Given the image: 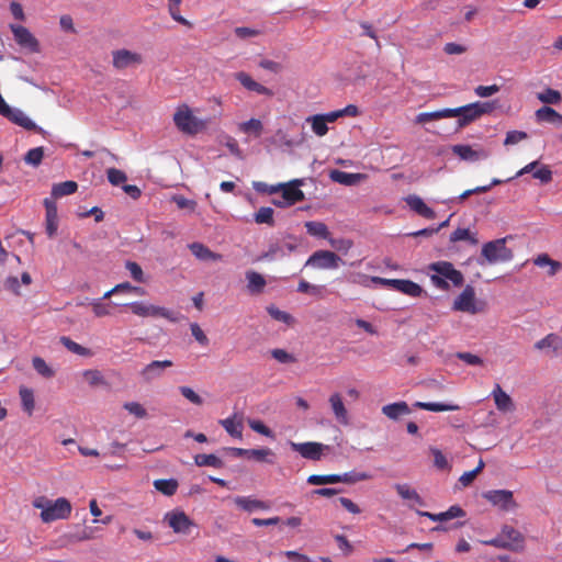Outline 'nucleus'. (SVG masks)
Here are the masks:
<instances>
[{
	"mask_svg": "<svg viewBox=\"0 0 562 562\" xmlns=\"http://www.w3.org/2000/svg\"><path fill=\"white\" fill-rule=\"evenodd\" d=\"M504 536V539L509 541V547L512 548L514 544H518L522 542V537L519 531L515 528L505 526L501 532Z\"/></svg>",
	"mask_w": 562,
	"mask_h": 562,
	"instance_id": "obj_53",
	"label": "nucleus"
},
{
	"mask_svg": "<svg viewBox=\"0 0 562 562\" xmlns=\"http://www.w3.org/2000/svg\"><path fill=\"white\" fill-rule=\"evenodd\" d=\"M507 237L485 243L482 247V257L491 265L510 261L514 257L512 249L506 247Z\"/></svg>",
	"mask_w": 562,
	"mask_h": 562,
	"instance_id": "obj_6",
	"label": "nucleus"
},
{
	"mask_svg": "<svg viewBox=\"0 0 562 562\" xmlns=\"http://www.w3.org/2000/svg\"><path fill=\"white\" fill-rule=\"evenodd\" d=\"M32 364L35 371L44 378L49 379L53 378L55 374V371L41 357H34L32 360Z\"/></svg>",
	"mask_w": 562,
	"mask_h": 562,
	"instance_id": "obj_47",
	"label": "nucleus"
},
{
	"mask_svg": "<svg viewBox=\"0 0 562 562\" xmlns=\"http://www.w3.org/2000/svg\"><path fill=\"white\" fill-rule=\"evenodd\" d=\"M285 256H288V252L284 250L283 245L279 241H272L269 244L267 251L258 256L256 261H272L278 258H283Z\"/></svg>",
	"mask_w": 562,
	"mask_h": 562,
	"instance_id": "obj_32",
	"label": "nucleus"
},
{
	"mask_svg": "<svg viewBox=\"0 0 562 562\" xmlns=\"http://www.w3.org/2000/svg\"><path fill=\"white\" fill-rule=\"evenodd\" d=\"M492 396L498 411L505 413L513 412L515 409L512 397L501 387L499 384L495 385Z\"/></svg>",
	"mask_w": 562,
	"mask_h": 562,
	"instance_id": "obj_24",
	"label": "nucleus"
},
{
	"mask_svg": "<svg viewBox=\"0 0 562 562\" xmlns=\"http://www.w3.org/2000/svg\"><path fill=\"white\" fill-rule=\"evenodd\" d=\"M324 286L311 284L305 280H301L297 285V291L301 293H311L313 295H321Z\"/></svg>",
	"mask_w": 562,
	"mask_h": 562,
	"instance_id": "obj_62",
	"label": "nucleus"
},
{
	"mask_svg": "<svg viewBox=\"0 0 562 562\" xmlns=\"http://www.w3.org/2000/svg\"><path fill=\"white\" fill-rule=\"evenodd\" d=\"M273 209L269 206L260 207L254 215L255 222L258 224L274 225Z\"/></svg>",
	"mask_w": 562,
	"mask_h": 562,
	"instance_id": "obj_46",
	"label": "nucleus"
},
{
	"mask_svg": "<svg viewBox=\"0 0 562 562\" xmlns=\"http://www.w3.org/2000/svg\"><path fill=\"white\" fill-rule=\"evenodd\" d=\"M411 408L404 401L391 403L382 407V413L392 420H397L401 416L409 415Z\"/></svg>",
	"mask_w": 562,
	"mask_h": 562,
	"instance_id": "obj_25",
	"label": "nucleus"
},
{
	"mask_svg": "<svg viewBox=\"0 0 562 562\" xmlns=\"http://www.w3.org/2000/svg\"><path fill=\"white\" fill-rule=\"evenodd\" d=\"M44 206L46 210V233L49 237H53L58 228L57 205L53 199L46 198L44 200Z\"/></svg>",
	"mask_w": 562,
	"mask_h": 562,
	"instance_id": "obj_19",
	"label": "nucleus"
},
{
	"mask_svg": "<svg viewBox=\"0 0 562 562\" xmlns=\"http://www.w3.org/2000/svg\"><path fill=\"white\" fill-rule=\"evenodd\" d=\"M172 366L173 362L171 360H154L140 370L139 376L143 382L151 383L160 379L164 375L165 370Z\"/></svg>",
	"mask_w": 562,
	"mask_h": 562,
	"instance_id": "obj_10",
	"label": "nucleus"
},
{
	"mask_svg": "<svg viewBox=\"0 0 562 562\" xmlns=\"http://www.w3.org/2000/svg\"><path fill=\"white\" fill-rule=\"evenodd\" d=\"M191 252L202 261H220L222 260V255L213 252L210 248H207L202 243H192L189 246Z\"/></svg>",
	"mask_w": 562,
	"mask_h": 562,
	"instance_id": "obj_26",
	"label": "nucleus"
},
{
	"mask_svg": "<svg viewBox=\"0 0 562 562\" xmlns=\"http://www.w3.org/2000/svg\"><path fill=\"white\" fill-rule=\"evenodd\" d=\"M220 424L232 437L241 439L244 426L241 419H237L236 415L220 420Z\"/></svg>",
	"mask_w": 562,
	"mask_h": 562,
	"instance_id": "obj_34",
	"label": "nucleus"
},
{
	"mask_svg": "<svg viewBox=\"0 0 562 562\" xmlns=\"http://www.w3.org/2000/svg\"><path fill=\"white\" fill-rule=\"evenodd\" d=\"M484 498L492 503L494 506H498L501 509L507 510L515 506L513 493L507 490H492L483 494Z\"/></svg>",
	"mask_w": 562,
	"mask_h": 562,
	"instance_id": "obj_15",
	"label": "nucleus"
},
{
	"mask_svg": "<svg viewBox=\"0 0 562 562\" xmlns=\"http://www.w3.org/2000/svg\"><path fill=\"white\" fill-rule=\"evenodd\" d=\"M229 451L235 457H247L259 462L273 464L276 454L270 448L258 449H244V448H229Z\"/></svg>",
	"mask_w": 562,
	"mask_h": 562,
	"instance_id": "obj_12",
	"label": "nucleus"
},
{
	"mask_svg": "<svg viewBox=\"0 0 562 562\" xmlns=\"http://www.w3.org/2000/svg\"><path fill=\"white\" fill-rule=\"evenodd\" d=\"M248 425L254 431H256L262 436H266L268 438L274 437L273 431L269 427H267L261 420L249 419Z\"/></svg>",
	"mask_w": 562,
	"mask_h": 562,
	"instance_id": "obj_56",
	"label": "nucleus"
},
{
	"mask_svg": "<svg viewBox=\"0 0 562 562\" xmlns=\"http://www.w3.org/2000/svg\"><path fill=\"white\" fill-rule=\"evenodd\" d=\"M155 488L166 496H172L178 490V481L175 479H160L154 481Z\"/></svg>",
	"mask_w": 562,
	"mask_h": 562,
	"instance_id": "obj_39",
	"label": "nucleus"
},
{
	"mask_svg": "<svg viewBox=\"0 0 562 562\" xmlns=\"http://www.w3.org/2000/svg\"><path fill=\"white\" fill-rule=\"evenodd\" d=\"M494 109V102L477 101L463 106L450 109V117H458L457 128L459 130L476 121L482 115L491 113Z\"/></svg>",
	"mask_w": 562,
	"mask_h": 562,
	"instance_id": "obj_4",
	"label": "nucleus"
},
{
	"mask_svg": "<svg viewBox=\"0 0 562 562\" xmlns=\"http://www.w3.org/2000/svg\"><path fill=\"white\" fill-rule=\"evenodd\" d=\"M44 157V148L43 147H35L30 149L25 156L24 161L25 164L32 166V167H38L43 160Z\"/></svg>",
	"mask_w": 562,
	"mask_h": 562,
	"instance_id": "obj_48",
	"label": "nucleus"
},
{
	"mask_svg": "<svg viewBox=\"0 0 562 562\" xmlns=\"http://www.w3.org/2000/svg\"><path fill=\"white\" fill-rule=\"evenodd\" d=\"M123 407L132 415L136 416L137 418H145L147 416L146 409L143 407L142 404L137 402H126Z\"/></svg>",
	"mask_w": 562,
	"mask_h": 562,
	"instance_id": "obj_60",
	"label": "nucleus"
},
{
	"mask_svg": "<svg viewBox=\"0 0 562 562\" xmlns=\"http://www.w3.org/2000/svg\"><path fill=\"white\" fill-rule=\"evenodd\" d=\"M194 462L198 467H212L215 469H221L224 467V462L222 461V459H220L217 456H215L213 453L196 454L194 457Z\"/></svg>",
	"mask_w": 562,
	"mask_h": 562,
	"instance_id": "obj_40",
	"label": "nucleus"
},
{
	"mask_svg": "<svg viewBox=\"0 0 562 562\" xmlns=\"http://www.w3.org/2000/svg\"><path fill=\"white\" fill-rule=\"evenodd\" d=\"M405 202L411 207V210L416 212L418 215L428 220L435 218V211L428 205H426V203L423 201L420 196L416 194H411L405 199Z\"/></svg>",
	"mask_w": 562,
	"mask_h": 562,
	"instance_id": "obj_22",
	"label": "nucleus"
},
{
	"mask_svg": "<svg viewBox=\"0 0 562 562\" xmlns=\"http://www.w3.org/2000/svg\"><path fill=\"white\" fill-rule=\"evenodd\" d=\"M537 122H546L555 126L562 125V115L557 112L553 108L544 105L538 109L535 113Z\"/></svg>",
	"mask_w": 562,
	"mask_h": 562,
	"instance_id": "obj_27",
	"label": "nucleus"
},
{
	"mask_svg": "<svg viewBox=\"0 0 562 562\" xmlns=\"http://www.w3.org/2000/svg\"><path fill=\"white\" fill-rule=\"evenodd\" d=\"M528 138V134L522 131H509L506 134L504 145H516Z\"/></svg>",
	"mask_w": 562,
	"mask_h": 562,
	"instance_id": "obj_61",
	"label": "nucleus"
},
{
	"mask_svg": "<svg viewBox=\"0 0 562 562\" xmlns=\"http://www.w3.org/2000/svg\"><path fill=\"white\" fill-rule=\"evenodd\" d=\"M121 305L128 307L134 315L139 317H162L172 323L178 322L180 318L178 313H175L164 306L154 305L145 301H135Z\"/></svg>",
	"mask_w": 562,
	"mask_h": 562,
	"instance_id": "obj_5",
	"label": "nucleus"
},
{
	"mask_svg": "<svg viewBox=\"0 0 562 562\" xmlns=\"http://www.w3.org/2000/svg\"><path fill=\"white\" fill-rule=\"evenodd\" d=\"M532 177L540 180L541 183H549L552 180V171L549 166L539 165L533 171Z\"/></svg>",
	"mask_w": 562,
	"mask_h": 562,
	"instance_id": "obj_57",
	"label": "nucleus"
},
{
	"mask_svg": "<svg viewBox=\"0 0 562 562\" xmlns=\"http://www.w3.org/2000/svg\"><path fill=\"white\" fill-rule=\"evenodd\" d=\"M414 406L429 412H447L460 409V406L457 404H443L437 402H416Z\"/></svg>",
	"mask_w": 562,
	"mask_h": 562,
	"instance_id": "obj_36",
	"label": "nucleus"
},
{
	"mask_svg": "<svg viewBox=\"0 0 562 562\" xmlns=\"http://www.w3.org/2000/svg\"><path fill=\"white\" fill-rule=\"evenodd\" d=\"M108 180L112 186H120L127 179L124 171L116 168H109L106 170Z\"/></svg>",
	"mask_w": 562,
	"mask_h": 562,
	"instance_id": "obj_55",
	"label": "nucleus"
},
{
	"mask_svg": "<svg viewBox=\"0 0 562 562\" xmlns=\"http://www.w3.org/2000/svg\"><path fill=\"white\" fill-rule=\"evenodd\" d=\"M428 270L435 272L430 276V281L439 290H448V281H451L456 286L463 284V274L449 261L432 262L428 266Z\"/></svg>",
	"mask_w": 562,
	"mask_h": 562,
	"instance_id": "obj_2",
	"label": "nucleus"
},
{
	"mask_svg": "<svg viewBox=\"0 0 562 562\" xmlns=\"http://www.w3.org/2000/svg\"><path fill=\"white\" fill-rule=\"evenodd\" d=\"M166 520L172 530L177 533L188 535L193 521L183 512H172L166 515Z\"/></svg>",
	"mask_w": 562,
	"mask_h": 562,
	"instance_id": "obj_16",
	"label": "nucleus"
},
{
	"mask_svg": "<svg viewBox=\"0 0 562 562\" xmlns=\"http://www.w3.org/2000/svg\"><path fill=\"white\" fill-rule=\"evenodd\" d=\"M78 189L77 182L72 180L55 183L52 188L53 200L75 193Z\"/></svg>",
	"mask_w": 562,
	"mask_h": 562,
	"instance_id": "obj_33",
	"label": "nucleus"
},
{
	"mask_svg": "<svg viewBox=\"0 0 562 562\" xmlns=\"http://www.w3.org/2000/svg\"><path fill=\"white\" fill-rule=\"evenodd\" d=\"M60 342L66 349H68L70 352H72L75 355L82 356V357L91 356L90 349L77 344L76 341H74L72 339H70L67 336L60 337Z\"/></svg>",
	"mask_w": 562,
	"mask_h": 562,
	"instance_id": "obj_44",
	"label": "nucleus"
},
{
	"mask_svg": "<svg viewBox=\"0 0 562 562\" xmlns=\"http://www.w3.org/2000/svg\"><path fill=\"white\" fill-rule=\"evenodd\" d=\"M103 296L101 299L91 300L90 305L92 306L93 313L97 317L106 316L110 314L109 304L103 303Z\"/></svg>",
	"mask_w": 562,
	"mask_h": 562,
	"instance_id": "obj_59",
	"label": "nucleus"
},
{
	"mask_svg": "<svg viewBox=\"0 0 562 562\" xmlns=\"http://www.w3.org/2000/svg\"><path fill=\"white\" fill-rule=\"evenodd\" d=\"M538 99L544 104H558L561 101V93L558 90L547 88L538 93Z\"/></svg>",
	"mask_w": 562,
	"mask_h": 562,
	"instance_id": "obj_51",
	"label": "nucleus"
},
{
	"mask_svg": "<svg viewBox=\"0 0 562 562\" xmlns=\"http://www.w3.org/2000/svg\"><path fill=\"white\" fill-rule=\"evenodd\" d=\"M453 310L470 314H476L479 312L475 304V292L471 285H467L456 297L453 302Z\"/></svg>",
	"mask_w": 562,
	"mask_h": 562,
	"instance_id": "obj_13",
	"label": "nucleus"
},
{
	"mask_svg": "<svg viewBox=\"0 0 562 562\" xmlns=\"http://www.w3.org/2000/svg\"><path fill=\"white\" fill-rule=\"evenodd\" d=\"M169 13L171 18L182 25L191 26V23L180 14L179 7L181 4V0H169Z\"/></svg>",
	"mask_w": 562,
	"mask_h": 562,
	"instance_id": "obj_52",
	"label": "nucleus"
},
{
	"mask_svg": "<svg viewBox=\"0 0 562 562\" xmlns=\"http://www.w3.org/2000/svg\"><path fill=\"white\" fill-rule=\"evenodd\" d=\"M238 130L246 134H252L255 137H259L262 134L263 125L258 119H250L246 122H241L238 125Z\"/></svg>",
	"mask_w": 562,
	"mask_h": 562,
	"instance_id": "obj_42",
	"label": "nucleus"
},
{
	"mask_svg": "<svg viewBox=\"0 0 562 562\" xmlns=\"http://www.w3.org/2000/svg\"><path fill=\"white\" fill-rule=\"evenodd\" d=\"M179 391L182 394V396L186 397L191 403L195 405H201L203 403L202 397L199 394H196L191 387L180 386Z\"/></svg>",
	"mask_w": 562,
	"mask_h": 562,
	"instance_id": "obj_63",
	"label": "nucleus"
},
{
	"mask_svg": "<svg viewBox=\"0 0 562 562\" xmlns=\"http://www.w3.org/2000/svg\"><path fill=\"white\" fill-rule=\"evenodd\" d=\"M453 153L463 160L474 161L479 158V154L469 145H456Z\"/></svg>",
	"mask_w": 562,
	"mask_h": 562,
	"instance_id": "obj_50",
	"label": "nucleus"
},
{
	"mask_svg": "<svg viewBox=\"0 0 562 562\" xmlns=\"http://www.w3.org/2000/svg\"><path fill=\"white\" fill-rule=\"evenodd\" d=\"M267 312L276 321H279V322H282V323H285V324H291L293 322V317H292L291 314H289V313H286L284 311L279 310L274 305L268 306L267 307Z\"/></svg>",
	"mask_w": 562,
	"mask_h": 562,
	"instance_id": "obj_54",
	"label": "nucleus"
},
{
	"mask_svg": "<svg viewBox=\"0 0 562 562\" xmlns=\"http://www.w3.org/2000/svg\"><path fill=\"white\" fill-rule=\"evenodd\" d=\"M307 123H311L312 131L315 135L322 137L327 134L328 126L321 114H315L306 119Z\"/></svg>",
	"mask_w": 562,
	"mask_h": 562,
	"instance_id": "obj_45",
	"label": "nucleus"
},
{
	"mask_svg": "<svg viewBox=\"0 0 562 562\" xmlns=\"http://www.w3.org/2000/svg\"><path fill=\"white\" fill-rule=\"evenodd\" d=\"M303 183L304 181L302 179H294L289 183H283V200H286L291 205H293L296 202L303 201L305 195L304 192L300 189V187L303 186Z\"/></svg>",
	"mask_w": 562,
	"mask_h": 562,
	"instance_id": "obj_18",
	"label": "nucleus"
},
{
	"mask_svg": "<svg viewBox=\"0 0 562 562\" xmlns=\"http://www.w3.org/2000/svg\"><path fill=\"white\" fill-rule=\"evenodd\" d=\"M468 241L471 245H477L479 239L476 238V235L473 234L469 228H457L453 231L450 235V241L457 243V241Z\"/></svg>",
	"mask_w": 562,
	"mask_h": 562,
	"instance_id": "obj_41",
	"label": "nucleus"
},
{
	"mask_svg": "<svg viewBox=\"0 0 562 562\" xmlns=\"http://www.w3.org/2000/svg\"><path fill=\"white\" fill-rule=\"evenodd\" d=\"M4 117H7L12 123L27 130V131H35L40 134H44L45 131L37 126L22 110L14 109L8 105V111H2L0 114Z\"/></svg>",
	"mask_w": 562,
	"mask_h": 562,
	"instance_id": "obj_11",
	"label": "nucleus"
},
{
	"mask_svg": "<svg viewBox=\"0 0 562 562\" xmlns=\"http://www.w3.org/2000/svg\"><path fill=\"white\" fill-rule=\"evenodd\" d=\"M393 290L409 295L412 297H418L423 293V288L411 280L397 279L396 281H393Z\"/></svg>",
	"mask_w": 562,
	"mask_h": 562,
	"instance_id": "obj_29",
	"label": "nucleus"
},
{
	"mask_svg": "<svg viewBox=\"0 0 562 562\" xmlns=\"http://www.w3.org/2000/svg\"><path fill=\"white\" fill-rule=\"evenodd\" d=\"M19 394L23 411L26 412L29 416H31L35 407L33 390L26 386H21L19 390Z\"/></svg>",
	"mask_w": 562,
	"mask_h": 562,
	"instance_id": "obj_37",
	"label": "nucleus"
},
{
	"mask_svg": "<svg viewBox=\"0 0 562 562\" xmlns=\"http://www.w3.org/2000/svg\"><path fill=\"white\" fill-rule=\"evenodd\" d=\"M234 77L248 91L267 97L273 95V91L271 89L257 82L250 77V75L245 71H238L234 75Z\"/></svg>",
	"mask_w": 562,
	"mask_h": 562,
	"instance_id": "obj_17",
	"label": "nucleus"
},
{
	"mask_svg": "<svg viewBox=\"0 0 562 562\" xmlns=\"http://www.w3.org/2000/svg\"><path fill=\"white\" fill-rule=\"evenodd\" d=\"M417 515L427 517L431 519L432 521H447L453 518L463 517L465 515L464 510L458 506L453 505L449 507L448 510L439 513V514H432L429 512H423V510H416Z\"/></svg>",
	"mask_w": 562,
	"mask_h": 562,
	"instance_id": "obj_20",
	"label": "nucleus"
},
{
	"mask_svg": "<svg viewBox=\"0 0 562 562\" xmlns=\"http://www.w3.org/2000/svg\"><path fill=\"white\" fill-rule=\"evenodd\" d=\"M329 404L331 406L333 413L335 415L336 420L344 426L349 425V416L347 408L342 402L341 396L338 393H334L329 396Z\"/></svg>",
	"mask_w": 562,
	"mask_h": 562,
	"instance_id": "obj_23",
	"label": "nucleus"
},
{
	"mask_svg": "<svg viewBox=\"0 0 562 562\" xmlns=\"http://www.w3.org/2000/svg\"><path fill=\"white\" fill-rule=\"evenodd\" d=\"M338 480L337 474H312L307 477V483L311 485H326L338 483Z\"/></svg>",
	"mask_w": 562,
	"mask_h": 562,
	"instance_id": "obj_49",
	"label": "nucleus"
},
{
	"mask_svg": "<svg viewBox=\"0 0 562 562\" xmlns=\"http://www.w3.org/2000/svg\"><path fill=\"white\" fill-rule=\"evenodd\" d=\"M32 504L35 508L41 509V519L45 524L67 519L72 509L70 502L65 497L50 501L45 496H38Z\"/></svg>",
	"mask_w": 562,
	"mask_h": 562,
	"instance_id": "obj_1",
	"label": "nucleus"
},
{
	"mask_svg": "<svg viewBox=\"0 0 562 562\" xmlns=\"http://www.w3.org/2000/svg\"><path fill=\"white\" fill-rule=\"evenodd\" d=\"M450 117V109H441L434 112H423L416 115L417 124H425L431 121Z\"/></svg>",
	"mask_w": 562,
	"mask_h": 562,
	"instance_id": "obj_38",
	"label": "nucleus"
},
{
	"mask_svg": "<svg viewBox=\"0 0 562 562\" xmlns=\"http://www.w3.org/2000/svg\"><path fill=\"white\" fill-rule=\"evenodd\" d=\"M235 504L248 513H252L256 509L267 510L270 508L268 503L246 496H237Z\"/></svg>",
	"mask_w": 562,
	"mask_h": 562,
	"instance_id": "obj_30",
	"label": "nucleus"
},
{
	"mask_svg": "<svg viewBox=\"0 0 562 562\" xmlns=\"http://www.w3.org/2000/svg\"><path fill=\"white\" fill-rule=\"evenodd\" d=\"M173 123L181 133L196 135L206 130L210 120L195 116L189 105L181 104L173 114Z\"/></svg>",
	"mask_w": 562,
	"mask_h": 562,
	"instance_id": "obj_3",
	"label": "nucleus"
},
{
	"mask_svg": "<svg viewBox=\"0 0 562 562\" xmlns=\"http://www.w3.org/2000/svg\"><path fill=\"white\" fill-rule=\"evenodd\" d=\"M535 348L538 350L552 349L554 355L558 356L562 350V337L553 333L548 334L535 344Z\"/></svg>",
	"mask_w": 562,
	"mask_h": 562,
	"instance_id": "obj_28",
	"label": "nucleus"
},
{
	"mask_svg": "<svg viewBox=\"0 0 562 562\" xmlns=\"http://www.w3.org/2000/svg\"><path fill=\"white\" fill-rule=\"evenodd\" d=\"M10 30L13 34L14 41L23 48L32 53L40 52V43L29 29L18 24H11Z\"/></svg>",
	"mask_w": 562,
	"mask_h": 562,
	"instance_id": "obj_9",
	"label": "nucleus"
},
{
	"mask_svg": "<svg viewBox=\"0 0 562 562\" xmlns=\"http://www.w3.org/2000/svg\"><path fill=\"white\" fill-rule=\"evenodd\" d=\"M330 179L337 183L345 186L356 184L362 177L360 173H350L341 170H331L329 175Z\"/></svg>",
	"mask_w": 562,
	"mask_h": 562,
	"instance_id": "obj_35",
	"label": "nucleus"
},
{
	"mask_svg": "<svg viewBox=\"0 0 562 562\" xmlns=\"http://www.w3.org/2000/svg\"><path fill=\"white\" fill-rule=\"evenodd\" d=\"M112 64L115 69H125L127 67L139 65L143 61L142 55L125 48L112 53Z\"/></svg>",
	"mask_w": 562,
	"mask_h": 562,
	"instance_id": "obj_14",
	"label": "nucleus"
},
{
	"mask_svg": "<svg viewBox=\"0 0 562 562\" xmlns=\"http://www.w3.org/2000/svg\"><path fill=\"white\" fill-rule=\"evenodd\" d=\"M247 289L251 294H259L263 291L267 282L262 274L254 270L246 272Z\"/></svg>",
	"mask_w": 562,
	"mask_h": 562,
	"instance_id": "obj_31",
	"label": "nucleus"
},
{
	"mask_svg": "<svg viewBox=\"0 0 562 562\" xmlns=\"http://www.w3.org/2000/svg\"><path fill=\"white\" fill-rule=\"evenodd\" d=\"M499 91V86L491 85V86H477L474 89V93L480 98H488Z\"/></svg>",
	"mask_w": 562,
	"mask_h": 562,
	"instance_id": "obj_64",
	"label": "nucleus"
},
{
	"mask_svg": "<svg viewBox=\"0 0 562 562\" xmlns=\"http://www.w3.org/2000/svg\"><path fill=\"white\" fill-rule=\"evenodd\" d=\"M305 228H306V232L314 237L324 238V239L329 238L328 227L322 222H315V221L306 222Z\"/></svg>",
	"mask_w": 562,
	"mask_h": 562,
	"instance_id": "obj_43",
	"label": "nucleus"
},
{
	"mask_svg": "<svg viewBox=\"0 0 562 562\" xmlns=\"http://www.w3.org/2000/svg\"><path fill=\"white\" fill-rule=\"evenodd\" d=\"M394 488L396 490L401 498L409 502L408 506L411 508L413 507L414 504L419 506L425 505V502L418 494V492L415 488L411 487V485H408L407 483H397L394 485Z\"/></svg>",
	"mask_w": 562,
	"mask_h": 562,
	"instance_id": "obj_21",
	"label": "nucleus"
},
{
	"mask_svg": "<svg viewBox=\"0 0 562 562\" xmlns=\"http://www.w3.org/2000/svg\"><path fill=\"white\" fill-rule=\"evenodd\" d=\"M291 449L297 453L301 454L302 458L312 460V461H318L322 459L323 452L325 450H328L329 447L315 441H307V442H289Z\"/></svg>",
	"mask_w": 562,
	"mask_h": 562,
	"instance_id": "obj_8",
	"label": "nucleus"
},
{
	"mask_svg": "<svg viewBox=\"0 0 562 562\" xmlns=\"http://www.w3.org/2000/svg\"><path fill=\"white\" fill-rule=\"evenodd\" d=\"M125 268L135 281L145 282L143 269L137 262L126 261Z\"/></svg>",
	"mask_w": 562,
	"mask_h": 562,
	"instance_id": "obj_58",
	"label": "nucleus"
},
{
	"mask_svg": "<svg viewBox=\"0 0 562 562\" xmlns=\"http://www.w3.org/2000/svg\"><path fill=\"white\" fill-rule=\"evenodd\" d=\"M344 263L341 258L330 250H317L305 262V267L315 269H337Z\"/></svg>",
	"mask_w": 562,
	"mask_h": 562,
	"instance_id": "obj_7",
	"label": "nucleus"
}]
</instances>
